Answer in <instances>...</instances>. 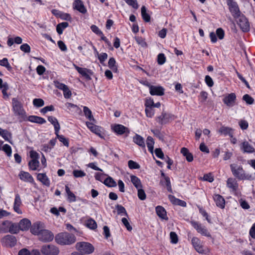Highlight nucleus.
I'll list each match as a JSON object with an SVG mask.
<instances>
[{
	"label": "nucleus",
	"mask_w": 255,
	"mask_h": 255,
	"mask_svg": "<svg viewBox=\"0 0 255 255\" xmlns=\"http://www.w3.org/2000/svg\"><path fill=\"white\" fill-rule=\"evenodd\" d=\"M55 240L57 243L61 245H71L76 242V237L73 234L63 232L57 234Z\"/></svg>",
	"instance_id": "nucleus-1"
},
{
	"label": "nucleus",
	"mask_w": 255,
	"mask_h": 255,
	"mask_svg": "<svg viewBox=\"0 0 255 255\" xmlns=\"http://www.w3.org/2000/svg\"><path fill=\"white\" fill-rule=\"evenodd\" d=\"M230 167L233 174L239 180L249 179L248 175H246L242 166L232 164Z\"/></svg>",
	"instance_id": "nucleus-2"
},
{
	"label": "nucleus",
	"mask_w": 255,
	"mask_h": 255,
	"mask_svg": "<svg viewBox=\"0 0 255 255\" xmlns=\"http://www.w3.org/2000/svg\"><path fill=\"white\" fill-rule=\"evenodd\" d=\"M76 249L82 253L92 254L94 251V246L88 242H78L76 244Z\"/></svg>",
	"instance_id": "nucleus-3"
},
{
	"label": "nucleus",
	"mask_w": 255,
	"mask_h": 255,
	"mask_svg": "<svg viewBox=\"0 0 255 255\" xmlns=\"http://www.w3.org/2000/svg\"><path fill=\"white\" fill-rule=\"evenodd\" d=\"M237 23L241 29L244 32H248L250 30V23L247 18L243 14H241L237 17Z\"/></svg>",
	"instance_id": "nucleus-4"
},
{
	"label": "nucleus",
	"mask_w": 255,
	"mask_h": 255,
	"mask_svg": "<svg viewBox=\"0 0 255 255\" xmlns=\"http://www.w3.org/2000/svg\"><path fill=\"white\" fill-rule=\"evenodd\" d=\"M227 4L229 6L230 11L235 19H237L239 16L242 14L236 2L233 0H228Z\"/></svg>",
	"instance_id": "nucleus-5"
},
{
	"label": "nucleus",
	"mask_w": 255,
	"mask_h": 255,
	"mask_svg": "<svg viewBox=\"0 0 255 255\" xmlns=\"http://www.w3.org/2000/svg\"><path fill=\"white\" fill-rule=\"evenodd\" d=\"M12 105L15 115L21 117L25 115V112L23 108L22 105L17 99L13 98L12 99Z\"/></svg>",
	"instance_id": "nucleus-6"
},
{
	"label": "nucleus",
	"mask_w": 255,
	"mask_h": 255,
	"mask_svg": "<svg viewBox=\"0 0 255 255\" xmlns=\"http://www.w3.org/2000/svg\"><path fill=\"white\" fill-rule=\"evenodd\" d=\"M41 252L44 255H57L59 251L58 249L53 245L43 246L41 249Z\"/></svg>",
	"instance_id": "nucleus-7"
},
{
	"label": "nucleus",
	"mask_w": 255,
	"mask_h": 255,
	"mask_svg": "<svg viewBox=\"0 0 255 255\" xmlns=\"http://www.w3.org/2000/svg\"><path fill=\"white\" fill-rule=\"evenodd\" d=\"M54 234L48 230L43 229L38 236L39 239L44 242L52 241L54 239Z\"/></svg>",
	"instance_id": "nucleus-8"
},
{
	"label": "nucleus",
	"mask_w": 255,
	"mask_h": 255,
	"mask_svg": "<svg viewBox=\"0 0 255 255\" xmlns=\"http://www.w3.org/2000/svg\"><path fill=\"white\" fill-rule=\"evenodd\" d=\"M1 243L3 246L12 247L15 245L16 239L15 237L8 235L1 239Z\"/></svg>",
	"instance_id": "nucleus-9"
},
{
	"label": "nucleus",
	"mask_w": 255,
	"mask_h": 255,
	"mask_svg": "<svg viewBox=\"0 0 255 255\" xmlns=\"http://www.w3.org/2000/svg\"><path fill=\"white\" fill-rule=\"evenodd\" d=\"M73 66L77 70L78 73L82 76L85 77L87 80H89L91 79L90 75H92L93 74L92 70L85 68L79 67L74 64H73Z\"/></svg>",
	"instance_id": "nucleus-10"
},
{
	"label": "nucleus",
	"mask_w": 255,
	"mask_h": 255,
	"mask_svg": "<svg viewBox=\"0 0 255 255\" xmlns=\"http://www.w3.org/2000/svg\"><path fill=\"white\" fill-rule=\"evenodd\" d=\"M44 224L40 222H37L31 226L30 229L31 233L34 235H39L41 231L43 230L44 228Z\"/></svg>",
	"instance_id": "nucleus-11"
},
{
	"label": "nucleus",
	"mask_w": 255,
	"mask_h": 255,
	"mask_svg": "<svg viewBox=\"0 0 255 255\" xmlns=\"http://www.w3.org/2000/svg\"><path fill=\"white\" fill-rule=\"evenodd\" d=\"M149 93L151 95L161 96L164 94V89L160 86H152L150 87Z\"/></svg>",
	"instance_id": "nucleus-12"
},
{
	"label": "nucleus",
	"mask_w": 255,
	"mask_h": 255,
	"mask_svg": "<svg viewBox=\"0 0 255 255\" xmlns=\"http://www.w3.org/2000/svg\"><path fill=\"white\" fill-rule=\"evenodd\" d=\"M73 7L83 14H85L87 12V9L81 0H74L73 3Z\"/></svg>",
	"instance_id": "nucleus-13"
},
{
	"label": "nucleus",
	"mask_w": 255,
	"mask_h": 255,
	"mask_svg": "<svg viewBox=\"0 0 255 255\" xmlns=\"http://www.w3.org/2000/svg\"><path fill=\"white\" fill-rule=\"evenodd\" d=\"M86 125L88 128L93 133H95L97 135L101 137H103L101 130V128L95 125L93 123L87 122Z\"/></svg>",
	"instance_id": "nucleus-14"
},
{
	"label": "nucleus",
	"mask_w": 255,
	"mask_h": 255,
	"mask_svg": "<svg viewBox=\"0 0 255 255\" xmlns=\"http://www.w3.org/2000/svg\"><path fill=\"white\" fill-rule=\"evenodd\" d=\"M227 186L230 189V190L235 192L238 189V183L236 179L233 178H229L227 181Z\"/></svg>",
	"instance_id": "nucleus-15"
},
{
	"label": "nucleus",
	"mask_w": 255,
	"mask_h": 255,
	"mask_svg": "<svg viewBox=\"0 0 255 255\" xmlns=\"http://www.w3.org/2000/svg\"><path fill=\"white\" fill-rule=\"evenodd\" d=\"M236 96L234 93H231L226 96L223 99V102L229 107L233 106L236 100Z\"/></svg>",
	"instance_id": "nucleus-16"
},
{
	"label": "nucleus",
	"mask_w": 255,
	"mask_h": 255,
	"mask_svg": "<svg viewBox=\"0 0 255 255\" xmlns=\"http://www.w3.org/2000/svg\"><path fill=\"white\" fill-rule=\"evenodd\" d=\"M22 204V202L20 195L18 194H16L14 199L13 210L18 214H21L22 213V211L20 209V206Z\"/></svg>",
	"instance_id": "nucleus-17"
},
{
	"label": "nucleus",
	"mask_w": 255,
	"mask_h": 255,
	"mask_svg": "<svg viewBox=\"0 0 255 255\" xmlns=\"http://www.w3.org/2000/svg\"><path fill=\"white\" fill-rule=\"evenodd\" d=\"M241 149L246 153H253L255 151L254 147L247 141H244L240 145Z\"/></svg>",
	"instance_id": "nucleus-18"
},
{
	"label": "nucleus",
	"mask_w": 255,
	"mask_h": 255,
	"mask_svg": "<svg viewBox=\"0 0 255 255\" xmlns=\"http://www.w3.org/2000/svg\"><path fill=\"white\" fill-rule=\"evenodd\" d=\"M113 129L116 133L120 135L126 132L129 133V132L128 129L127 127L119 124L115 125L113 127Z\"/></svg>",
	"instance_id": "nucleus-19"
},
{
	"label": "nucleus",
	"mask_w": 255,
	"mask_h": 255,
	"mask_svg": "<svg viewBox=\"0 0 255 255\" xmlns=\"http://www.w3.org/2000/svg\"><path fill=\"white\" fill-rule=\"evenodd\" d=\"M213 199L218 207L221 209H224L225 208V199L221 195L219 194H215L213 196Z\"/></svg>",
	"instance_id": "nucleus-20"
},
{
	"label": "nucleus",
	"mask_w": 255,
	"mask_h": 255,
	"mask_svg": "<svg viewBox=\"0 0 255 255\" xmlns=\"http://www.w3.org/2000/svg\"><path fill=\"white\" fill-rule=\"evenodd\" d=\"M192 244L194 246L195 249L199 253H203L204 250L202 246L201 245L200 240L196 237H193L192 239Z\"/></svg>",
	"instance_id": "nucleus-21"
},
{
	"label": "nucleus",
	"mask_w": 255,
	"mask_h": 255,
	"mask_svg": "<svg viewBox=\"0 0 255 255\" xmlns=\"http://www.w3.org/2000/svg\"><path fill=\"white\" fill-rule=\"evenodd\" d=\"M31 224L30 220L27 219H22L18 223L19 230L21 231H27L31 226Z\"/></svg>",
	"instance_id": "nucleus-22"
},
{
	"label": "nucleus",
	"mask_w": 255,
	"mask_h": 255,
	"mask_svg": "<svg viewBox=\"0 0 255 255\" xmlns=\"http://www.w3.org/2000/svg\"><path fill=\"white\" fill-rule=\"evenodd\" d=\"M234 129L231 128L222 126L219 129L218 132L221 134L224 135H229L230 137H232V134L234 133Z\"/></svg>",
	"instance_id": "nucleus-23"
},
{
	"label": "nucleus",
	"mask_w": 255,
	"mask_h": 255,
	"mask_svg": "<svg viewBox=\"0 0 255 255\" xmlns=\"http://www.w3.org/2000/svg\"><path fill=\"white\" fill-rule=\"evenodd\" d=\"M133 141L142 148H145V144L144 138L139 134H135L133 137Z\"/></svg>",
	"instance_id": "nucleus-24"
},
{
	"label": "nucleus",
	"mask_w": 255,
	"mask_h": 255,
	"mask_svg": "<svg viewBox=\"0 0 255 255\" xmlns=\"http://www.w3.org/2000/svg\"><path fill=\"white\" fill-rule=\"evenodd\" d=\"M19 177L21 180L32 183L34 180L32 176L28 172L24 171H21L19 174Z\"/></svg>",
	"instance_id": "nucleus-25"
},
{
	"label": "nucleus",
	"mask_w": 255,
	"mask_h": 255,
	"mask_svg": "<svg viewBox=\"0 0 255 255\" xmlns=\"http://www.w3.org/2000/svg\"><path fill=\"white\" fill-rule=\"evenodd\" d=\"M37 178L43 185L48 187L49 186L50 181L45 173H38L37 175Z\"/></svg>",
	"instance_id": "nucleus-26"
},
{
	"label": "nucleus",
	"mask_w": 255,
	"mask_h": 255,
	"mask_svg": "<svg viewBox=\"0 0 255 255\" xmlns=\"http://www.w3.org/2000/svg\"><path fill=\"white\" fill-rule=\"evenodd\" d=\"M171 116L166 113H162V115L157 118L156 121L161 125L165 124L169 121Z\"/></svg>",
	"instance_id": "nucleus-27"
},
{
	"label": "nucleus",
	"mask_w": 255,
	"mask_h": 255,
	"mask_svg": "<svg viewBox=\"0 0 255 255\" xmlns=\"http://www.w3.org/2000/svg\"><path fill=\"white\" fill-rule=\"evenodd\" d=\"M157 215L161 219H168L166 212L164 208L160 206H158L155 208Z\"/></svg>",
	"instance_id": "nucleus-28"
},
{
	"label": "nucleus",
	"mask_w": 255,
	"mask_h": 255,
	"mask_svg": "<svg viewBox=\"0 0 255 255\" xmlns=\"http://www.w3.org/2000/svg\"><path fill=\"white\" fill-rule=\"evenodd\" d=\"M48 120L53 125L55 132H59L60 126L57 119L54 117L50 116L48 118Z\"/></svg>",
	"instance_id": "nucleus-29"
},
{
	"label": "nucleus",
	"mask_w": 255,
	"mask_h": 255,
	"mask_svg": "<svg viewBox=\"0 0 255 255\" xmlns=\"http://www.w3.org/2000/svg\"><path fill=\"white\" fill-rule=\"evenodd\" d=\"M181 153L183 154L184 156L186 157V160L188 162H191L193 160V156L192 154L189 152V150L185 148L182 147L181 149Z\"/></svg>",
	"instance_id": "nucleus-30"
},
{
	"label": "nucleus",
	"mask_w": 255,
	"mask_h": 255,
	"mask_svg": "<svg viewBox=\"0 0 255 255\" xmlns=\"http://www.w3.org/2000/svg\"><path fill=\"white\" fill-rule=\"evenodd\" d=\"M28 121L31 122L40 124H43L46 123V121L44 119L36 116H30L28 117Z\"/></svg>",
	"instance_id": "nucleus-31"
},
{
	"label": "nucleus",
	"mask_w": 255,
	"mask_h": 255,
	"mask_svg": "<svg viewBox=\"0 0 255 255\" xmlns=\"http://www.w3.org/2000/svg\"><path fill=\"white\" fill-rule=\"evenodd\" d=\"M65 191L67 195V199L69 202H74L76 201V197L72 192L67 185L65 186Z\"/></svg>",
	"instance_id": "nucleus-32"
},
{
	"label": "nucleus",
	"mask_w": 255,
	"mask_h": 255,
	"mask_svg": "<svg viewBox=\"0 0 255 255\" xmlns=\"http://www.w3.org/2000/svg\"><path fill=\"white\" fill-rule=\"evenodd\" d=\"M83 112L86 117L90 121H92L93 123H96V121L92 115L91 111L87 107L84 106L83 107Z\"/></svg>",
	"instance_id": "nucleus-33"
},
{
	"label": "nucleus",
	"mask_w": 255,
	"mask_h": 255,
	"mask_svg": "<svg viewBox=\"0 0 255 255\" xmlns=\"http://www.w3.org/2000/svg\"><path fill=\"white\" fill-rule=\"evenodd\" d=\"M0 135L6 140L11 143L10 139L11 138V134L6 129H3L0 128Z\"/></svg>",
	"instance_id": "nucleus-34"
},
{
	"label": "nucleus",
	"mask_w": 255,
	"mask_h": 255,
	"mask_svg": "<svg viewBox=\"0 0 255 255\" xmlns=\"http://www.w3.org/2000/svg\"><path fill=\"white\" fill-rule=\"evenodd\" d=\"M19 230L18 224L10 222L8 232L11 234H17L19 232Z\"/></svg>",
	"instance_id": "nucleus-35"
},
{
	"label": "nucleus",
	"mask_w": 255,
	"mask_h": 255,
	"mask_svg": "<svg viewBox=\"0 0 255 255\" xmlns=\"http://www.w3.org/2000/svg\"><path fill=\"white\" fill-rule=\"evenodd\" d=\"M130 180L131 182L136 189L142 188L140 180L138 177L134 175H131L130 176Z\"/></svg>",
	"instance_id": "nucleus-36"
},
{
	"label": "nucleus",
	"mask_w": 255,
	"mask_h": 255,
	"mask_svg": "<svg viewBox=\"0 0 255 255\" xmlns=\"http://www.w3.org/2000/svg\"><path fill=\"white\" fill-rule=\"evenodd\" d=\"M10 222L9 221H5L0 224V232L7 233Z\"/></svg>",
	"instance_id": "nucleus-37"
},
{
	"label": "nucleus",
	"mask_w": 255,
	"mask_h": 255,
	"mask_svg": "<svg viewBox=\"0 0 255 255\" xmlns=\"http://www.w3.org/2000/svg\"><path fill=\"white\" fill-rule=\"evenodd\" d=\"M154 141L151 136H148L146 139V145L148 147V150L152 153L153 150Z\"/></svg>",
	"instance_id": "nucleus-38"
},
{
	"label": "nucleus",
	"mask_w": 255,
	"mask_h": 255,
	"mask_svg": "<svg viewBox=\"0 0 255 255\" xmlns=\"http://www.w3.org/2000/svg\"><path fill=\"white\" fill-rule=\"evenodd\" d=\"M69 24L67 22H63L57 24L56 26V30L58 34H61L63 32V30L67 27Z\"/></svg>",
	"instance_id": "nucleus-39"
},
{
	"label": "nucleus",
	"mask_w": 255,
	"mask_h": 255,
	"mask_svg": "<svg viewBox=\"0 0 255 255\" xmlns=\"http://www.w3.org/2000/svg\"><path fill=\"white\" fill-rule=\"evenodd\" d=\"M141 16L145 22H149L150 20V15L146 12V8L145 6H142L141 8Z\"/></svg>",
	"instance_id": "nucleus-40"
},
{
	"label": "nucleus",
	"mask_w": 255,
	"mask_h": 255,
	"mask_svg": "<svg viewBox=\"0 0 255 255\" xmlns=\"http://www.w3.org/2000/svg\"><path fill=\"white\" fill-rule=\"evenodd\" d=\"M50 212L51 213L54 214L56 216H58L60 215V212H62L63 214H65L66 212V210L64 207H60L58 209L55 207H53L51 208Z\"/></svg>",
	"instance_id": "nucleus-41"
},
{
	"label": "nucleus",
	"mask_w": 255,
	"mask_h": 255,
	"mask_svg": "<svg viewBox=\"0 0 255 255\" xmlns=\"http://www.w3.org/2000/svg\"><path fill=\"white\" fill-rule=\"evenodd\" d=\"M55 134L56 135L57 138L60 142L63 143V144L66 147L69 146V140L68 138H66L63 135H59V132H55Z\"/></svg>",
	"instance_id": "nucleus-42"
},
{
	"label": "nucleus",
	"mask_w": 255,
	"mask_h": 255,
	"mask_svg": "<svg viewBox=\"0 0 255 255\" xmlns=\"http://www.w3.org/2000/svg\"><path fill=\"white\" fill-rule=\"evenodd\" d=\"M87 227L90 229L94 230L97 227V225L95 220L92 219H88L85 224Z\"/></svg>",
	"instance_id": "nucleus-43"
},
{
	"label": "nucleus",
	"mask_w": 255,
	"mask_h": 255,
	"mask_svg": "<svg viewBox=\"0 0 255 255\" xmlns=\"http://www.w3.org/2000/svg\"><path fill=\"white\" fill-rule=\"evenodd\" d=\"M39 162L38 159H32L29 162L28 165L30 169L32 170H35L39 166Z\"/></svg>",
	"instance_id": "nucleus-44"
},
{
	"label": "nucleus",
	"mask_w": 255,
	"mask_h": 255,
	"mask_svg": "<svg viewBox=\"0 0 255 255\" xmlns=\"http://www.w3.org/2000/svg\"><path fill=\"white\" fill-rule=\"evenodd\" d=\"M108 66L114 72H116L118 70L117 67L116 66V60L113 57L110 58L108 62Z\"/></svg>",
	"instance_id": "nucleus-45"
},
{
	"label": "nucleus",
	"mask_w": 255,
	"mask_h": 255,
	"mask_svg": "<svg viewBox=\"0 0 255 255\" xmlns=\"http://www.w3.org/2000/svg\"><path fill=\"white\" fill-rule=\"evenodd\" d=\"M104 183L106 186L109 187H115L117 185L116 182L111 177L107 178Z\"/></svg>",
	"instance_id": "nucleus-46"
},
{
	"label": "nucleus",
	"mask_w": 255,
	"mask_h": 255,
	"mask_svg": "<svg viewBox=\"0 0 255 255\" xmlns=\"http://www.w3.org/2000/svg\"><path fill=\"white\" fill-rule=\"evenodd\" d=\"M3 150L8 156L11 155V148L10 145L5 144L1 146V149Z\"/></svg>",
	"instance_id": "nucleus-47"
},
{
	"label": "nucleus",
	"mask_w": 255,
	"mask_h": 255,
	"mask_svg": "<svg viewBox=\"0 0 255 255\" xmlns=\"http://www.w3.org/2000/svg\"><path fill=\"white\" fill-rule=\"evenodd\" d=\"M128 166L131 169H139L140 168V166L138 163L131 160L128 161Z\"/></svg>",
	"instance_id": "nucleus-48"
},
{
	"label": "nucleus",
	"mask_w": 255,
	"mask_h": 255,
	"mask_svg": "<svg viewBox=\"0 0 255 255\" xmlns=\"http://www.w3.org/2000/svg\"><path fill=\"white\" fill-rule=\"evenodd\" d=\"M243 100H244L247 104L251 105L254 103V99L248 94L245 95L243 97Z\"/></svg>",
	"instance_id": "nucleus-49"
},
{
	"label": "nucleus",
	"mask_w": 255,
	"mask_h": 255,
	"mask_svg": "<svg viewBox=\"0 0 255 255\" xmlns=\"http://www.w3.org/2000/svg\"><path fill=\"white\" fill-rule=\"evenodd\" d=\"M166 61V57L164 54L160 53L157 56V62L159 65L163 64Z\"/></svg>",
	"instance_id": "nucleus-50"
},
{
	"label": "nucleus",
	"mask_w": 255,
	"mask_h": 255,
	"mask_svg": "<svg viewBox=\"0 0 255 255\" xmlns=\"http://www.w3.org/2000/svg\"><path fill=\"white\" fill-rule=\"evenodd\" d=\"M33 104L36 107H41L44 105V102L41 99H34L33 101Z\"/></svg>",
	"instance_id": "nucleus-51"
},
{
	"label": "nucleus",
	"mask_w": 255,
	"mask_h": 255,
	"mask_svg": "<svg viewBox=\"0 0 255 255\" xmlns=\"http://www.w3.org/2000/svg\"><path fill=\"white\" fill-rule=\"evenodd\" d=\"M137 195L138 197L141 200H144L146 199V194L143 189H141V188L137 189Z\"/></svg>",
	"instance_id": "nucleus-52"
},
{
	"label": "nucleus",
	"mask_w": 255,
	"mask_h": 255,
	"mask_svg": "<svg viewBox=\"0 0 255 255\" xmlns=\"http://www.w3.org/2000/svg\"><path fill=\"white\" fill-rule=\"evenodd\" d=\"M170 238L171 239V242L173 244H176L178 241V238L177 234L174 232H171L170 233Z\"/></svg>",
	"instance_id": "nucleus-53"
},
{
	"label": "nucleus",
	"mask_w": 255,
	"mask_h": 255,
	"mask_svg": "<svg viewBox=\"0 0 255 255\" xmlns=\"http://www.w3.org/2000/svg\"><path fill=\"white\" fill-rule=\"evenodd\" d=\"M0 65L5 67L8 70L11 69V66L6 58H4L2 60H0Z\"/></svg>",
	"instance_id": "nucleus-54"
},
{
	"label": "nucleus",
	"mask_w": 255,
	"mask_h": 255,
	"mask_svg": "<svg viewBox=\"0 0 255 255\" xmlns=\"http://www.w3.org/2000/svg\"><path fill=\"white\" fill-rule=\"evenodd\" d=\"M126 3L129 5L131 6L135 9H137L138 5L136 0H125Z\"/></svg>",
	"instance_id": "nucleus-55"
},
{
	"label": "nucleus",
	"mask_w": 255,
	"mask_h": 255,
	"mask_svg": "<svg viewBox=\"0 0 255 255\" xmlns=\"http://www.w3.org/2000/svg\"><path fill=\"white\" fill-rule=\"evenodd\" d=\"M73 175L76 177H82L86 175V173L82 171L78 170H74L73 172Z\"/></svg>",
	"instance_id": "nucleus-56"
},
{
	"label": "nucleus",
	"mask_w": 255,
	"mask_h": 255,
	"mask_svg": "<svg viewBox=\"0 0 255 255\" xmlns=\"http://www.w3.org/2000/svg\"><path fill=\"white\" fill-rule=\"evenodd\" d=\"M145 112L146 116L149 118H152L154 114L153 107L145 108Z\"/></svg>",
	"instance_id": "nucleus-57"
},
{
	"label": "nucleus",
	"mask_w": 255,
	"mask_h": 255,
	"mask_svg": "<svg viewBox=\"0 0 255 255\" xmlns=\"http://www.w3.org/2000/svg\"><path fill=\"white\" fill-rule=\"evenodd\" d=\"M116 209L117 210L118 214H121L124 213L126 216H128V214L125 208L122 206V205H118L116 206Z\"/></svg>",
	"instance_id": "nucleus-58"
},
{
	"label": "nucleus",
	"mask_w": 255,
	"mask_h": 255,
	"mask_svg": "<svg viewBox=\"0 0 255 255\" xmlns=\"http://www.w3.org/2000/svg\"><path fill=\"white\" fill-rule=\"evenodd\" d=\"M20 49L22 51L25 53H29L30 52V47L27 43L22 44L20 47Z\"/></svg>",
	"instance_id": "nucleus-59"
},
{
	"label": "nucleus",
	"mask_w": 255,
	"mask_h": 255,
	"mask_svg": "<svg viewBox=\"0 0 255 255\" xmlns=\"http://www.w3.org/2000/svg\"><path fill=\"white\" fill-rule=\"evenodd\" d=\"M122 222L128 231H131L132 227L130 225L129 223L128 222L127 219H126V218H122Z\"/></svg>",
	"instance_id": "nucleus-60"
},
{
	"label": "nucleus",
	"mask_w": 255,
	"mask_h": 255,
	"mask_svg": "<svg viewBox=\"0 0 255 255\" xmlns=\"http://www.w3.org/2000/svg\"><path fill=\"white\" fill-rule=\"evenodd\" d=\"M135 40L136 42L143 47H146L147 46L146 43L141 37H135Z\"/></svg>",
	"instance_id": "nucleus-61"
},
{
	"label": "nucleus",
	"mask_w": 255,
	"mask_h": 255,
	"mask_svg": "<svg viewBox=\"0 0 255 255\" xmlns=\"http://www.w3.org/2000/svg\"><path fill=\"white\" fill-rule=\"evenodd\" d=\"M198 233H200L203 236L211 237L210 233L205 227H203Z\"/></svg>",
	"instance_id": "nucleus-62"
},
{
	"label": "nucleus",
	"mask_w": 255,
	"mask_h": 255,
	"mask_svg": "<svg viewBox=\"0 0 255 255\" xmlns=\"http://www.w3.org/2000/svg\"><path fill=\"white\" fill-rule=\"evenodd\" d=\"M240 128L243 129L245 130L248 128L249 124L245 120H241L239 122Z\"/></svg>",
	"instance_id": "nucleus-63"
},
{
	"label": "nucleus",
	"mask_w": 255,
	"mask_h": 255,
	"mask_svg": "<svg viewBox=\"0 0 255 255\" xmlns=\"http://www.w3.org/2000/svg\"><path fill=\"white\" fill-rule=\"evenodd\" d=\"M54 85L57 88L62 91H63L67 87V85H65L64 84L61 83L58 81H55Z\"/></svg>",
	"instance_id": "nucleus-64"
}]
</instances>
